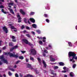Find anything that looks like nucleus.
<instances>
[{
  "label": "nucleus",
  "instance_id": "18",
  "mask_svg": "<svg viewBox=\"0 0 77 77\" xmlns=\"http://www.w3.org/2000/svg\"><path fill=\"white\" fill-rule=\"evenodd\" d=\"M27 66L28 68H31V69H32L33 68H32L31 65L29 64H27Z\"/></svg>",
  "mask_w": 77,
  "mask_h": 77
},
{
  "label": "nucleus",
  "instance_id": "36",
  "mask_svg": "<svg viewBox=\"0 0 77 77\" xmlns=\"http://www.w3.org/2000/svg\"><path fill=\"white\" fill-rule=\"evenodd\" d=\"M11 29H16L15 28V27L13 26H11Z\"/></svg>",
  "mask_w": 77,
  "mask_h": 77
},
{
  "label": "nucleus",
  "instance_id": "3",
  "mask_svg": "<svg viewBox=\"0 0 77 77\" xmlns=\"http://www.w3.org/2000/svg\"><path fill=\"white\" fill-rule=\"evenodd\" d=\"M0 59L2 60V61L3 63H6V64L8 63V62L7 60L5 59V58H4V55H3L0 56Z\"/></svg>",
  "mask_w": 77,
  "mask_h": 77
},
{
  "label": "nucleus",
  "instance_id": "38",
  "mask_svg": "<svg viewBox=\"0 0 77 77\" xmlns=\"http://www.w3.org/2000/svg\"><path fill=\"white\" fill-rule=\"evenodd\" d=\"M31 33H32V35H35V32L33 31H32L31 32Z\"/></svg>",
  "mask_w": 77,
  "mask_h": 77
},
{
  "label": "nucleus",
  "instance_id": "31",
  "mask_svg": "<svg viewBox=\"0 0 77 77\" xmlns=\"http://www.w3.org/2000/svg\"><path fill=\"white\" fill-rule=\"evenodd\" d=\"M26 36L28 37V38H30V35L29 34H26Z\"/></svg>",
  "mask_w": 77,
  "mask_h": 77
},
{
  "label": "nucleus",
  "instance_id": "1",
  "mask_svg": "<svg viewBox=\"0 0 77 77\" xmlns=\"http://www.w3.org/2000/svg\"><path fill=\"white\" fill-rule=\"evenodd\" d=\"M4 54L5 55H6L7 56H8L9 55L10 57H16V58H17L18 56L17 55L14 54H13L10 52H7V53H4Z\"/></svg>",
  "mask_w": 77,
  "mask_h": 77
},
{
  "label": "nucleus",
  "instance_id": "56",
  "mask_svg": "<svg viewBox=\"0 0 77 77\" xmlns=\"http://www.w3.org/2000/svg\"><path fill=\"white\" fill-rule=\"evenodd\" d=\"M12 41H13V42H16V40L13 39L12 40Z\"/></svg>",
  "mask_w": 77,
  "mask_h": 77
},
{
  "label": "nucleus",
  "instance_id": "63",
  "mask_svg": "<svg viewBox=\"0 0 77 77\" xmlns=\"http://www.w3.org/2000/svg\"><path fill=\"white\" fill-rule=\"evenodd\" d=\"M2 41H0V46L1 45V43H2Z\"/></svg>",
  "mask_w": 77,
  "mask_h": 77
},
{
  "label": "nucleus",
  "instance_id": "22",
  "mask_svg": "<svg viewBox=\"0 0 77 77\" xmlns=\"http://www.w3.org/2000/svg\"><path fill=\"white\" fill-rule=\"evenodd\" d=\"M32 26L34 28H36V27H37L36 26V25L35 24H32Z\"/></svg>",
  "mask_w": 77,
  "mask_h": 77
},
{
  "label": "nucleus",
  "instance_id": "11",
  "mask_svg": "<svg viewBox=\"0 0 77 77\" xmlns=\"http://www.w3.org/2000/svg\"><path fill=\"white\" fill-rule=\"evenodd\" d=\"M54 72L53 70H51L50 71V73L51 74H52V75H55L56 76L57 75V74L56 73H54Z\"/></svg>",
  "mask_w": 77,
  "mask_h": 77
},
{
  "label": "nucleus",
  "instance_id": "17",
  "mask_svg": "<svg viewBox=\"0 0 77 77\" xmlns=\"http://www.w3.org/2000/svg\"><path fill=\"white\" fill-rule=\"evenodd\" d=\"M33 77V76L29 74L27 75L26 76H25L24 77Z\"/></svg>",
  "mask_w": 77,
  "mask_h": 77
},
{
  "label": "nucleus",
  "instance_id": "50",
  "mask_svg": "<svg viewBox=\"0 0 77 77\" xmlns=\"http://www.w3.org/2000/svg\"><path fill=\"white\" fill-rule=\"evenodd\" d=\"M10 70H11V71H15V70H14V69H10Z\"/></svg>",
  "mask_w": 77,
  "mask_h": 77
},
{
  "label": "nucleus",
  "instance_id": "58",
  "mask_svg": "<svg viewBox=\"0 0 77 77\" xmlns=\"http://www.w3.org/2000/svg\"><path fill=\"white\" fill-rule=\"evenodd\" d=\"M42 41H43V42H45V41H46L45 40H44V39H43Z\"/></svg>",
  "mask_w": 77,
  "mask_h": 77
},
{
  "label": "nucleus",
  "instance_id": "10",
  "mask_svg": "<svg viewBox=\"0 0 77 77\" xmlns=\"http://www.w3.org/2000/svg\"><path fill=\"white\" fill-rule=\"evenodd\" d=\"M24 21L25 22V23H27V22H28V23L29 24H30V22H29V19H26V18H25L24 19Z\"/></svg>",
  "mask_w": 77,
  "mask_h": 77
},
{
  "label": "nucleus",
  "instance_id": "54",
  "mask_svg": "<svg viewBox=\"0 0 77 77\" xmlns=\"http://www.w3.org/2000/svg\"><path fill=\"white\" fill-rule=\"evenodd\" d=\"M20 62V61H18L16 63V64H18V63Z\"/></svg>",
  "mask_w": 77,
  "mask_h": 77
},
{
  "label": "nucleus",
  "instance_id": "33",
  "mask_svg": "<svg viewBox=\"0 0 77 77\" xmlns=\"http://www.w3.org/2000/svg\"><path fill=\"white\" fill-rule=\"evenodd\" d=\"M2 12H3V13H4V14H6V12H5V11H4V10H3V9H2Z\"/></svg>",
  "mask_w": 77,
  "mask_h": 77
},
{
  "label": "nucleus",
  "instance_id": "2",
  "mask_svg": "<svg viewBox=\"0 0 77 77\" xmlns=\"http://www.w3.org/2000/svg\"><path fill=\"white\" fill-rule=\"evenodd\" d=\"M68 54L69 57L70 58V59H72V57L76 56V54H75L74 52H69Z\"/></svg>",
  "mask_w": 77,
  "mask_h": 77
},
{
  "label": "nucleus",
  "instance_id": "35",
  "mask_svg": "<svg viewBox=\"0 0 77 77\" xmlns=\"http://www.w3.org/2000/svg\"><path fill=\"white\" fill-rule=\"evenodd\" d=\"M29 59L28 58H26V62H29Z\"/></svg>",
  "mask_w": 77,
  "mask_h": 77
},
{
  "label": "nucleus",
  "instance_id": "59",
  "mask_svg": "<svg viewBox=\"0 0 77 77\" xmlns=\"http://www.w3.org/2000/svg\"><path fill=\"white\" fill-rule=\"evenodd\" d=\"M14 68H17V65H15L14 66Z\"/></svg>",
  "mask_w": 77,
  "mask_h": 77
},
{
  "label": "nucleus",
  "instance_id": "45",
  "mask_svg": "<svg viewBox=\"0 0 77 77\" xmlns=\"http://www.w3.org/2000/svg\"><path fill=\"white\" fill-rule=\"evenodd\" d=\"M9 45L10 46H12V43L11 42L10 43H9Z\"/></svg>",
  "mask_w": 77,
  "mask_h": 77
},
{
  "label": "nucleus",
  "instance_id": "39",
  "mask_svg": "<svg viewBox=\"0 0 77 77\" xmlns=\"http://www.w3.org/2000/svg\"><path fill=\"white\" fill-rule=\"evenodd\" d=\"M39 43L40 44H42V41H39Z\"/></svg>",
  "mask_w": 77,
  "mask_h": 77
},
{
  "label": "nucleus",
  "instance_id": "57",
  "mask_svg": "<svg viewBox=\"0 0 77 77\" xmlns=\"http://www.w3.org/2000/svg\"><path fill=\"white\" fill-rule=\"evenodd\" d=\"M20 77H23V75H22L20 73Z\"/></svg>",
  "mask_w": 77,
  "mask_h": 77
},
{
  "label": "nucleus",
  "instance_id": "30",
  "mask_svg": "<svg viewBox=\"0 0 77 77\" xmlns=\"http://www.w3.org/2000/svg\"><path fill=\"white\" fill-rule=\"evenodd\" d=\"M37 60H38L39 63H41V59H40V58H37Z\"/></svg>",
  "mask_w": 77,
  "mask_h": 77
},
{
  "label": "nucleus",
  "instance_id": "46",
  "mask_svg": "<svg viewBox=\"0 0 77 77\" xmlns=\"http://www.w3.org/2000/svg\"><path fill=\"white\" fill-rule=\"evenodd\" d=\"M24 28V25H22L21 27V29H23Z\"/></svg>",
  "mask_w": 77,
  "mask_h": 77
},
{
  "label": "nucleus",
  "instance_id": "43",
  "mask_svg": "<svg viewBox=\"0 0 77 77\" xmlns=\"http://www.w3.org/2000/svg\"><path fill=\"white\" fill-rule=\"evenodd\" d=\"M46 48L47 50H50V49H51V48L50 47H46Z\"/></svg>",
  "mask_w": 77,
  "mask_h": 77
},
{
  "label": "nucleus",
  "instance_id": "44",
  "mask_svg": "<svg viewBox=\"0 0 77 77\" xmlns=\"http://www.w3.org/2000/svg\"><path fill=\"white\" fill-rule=\"evenodd\" d=\"M44 16H45V17H48V15L47 14H44Z\"/></svg>",
  "mask_w": 77,
  "mask_h": 77
},
{
  "label": "nucleus",
  "instance_id": "34",
  "mask_svg": "<svg viewBox=\"0 0 77 77\" xmlns=\"http://www.w3.org/2000/svg\"><path fill=\"white\" fill-rule=\"evenodd\" d=\"M36 32H37V33H41V31H40V30H36Z\"/></svg>",
  "mask_w": 77,
  "mask_h": 77
},
{
  "label": "nucleus",
  "instance_id": "41",
  "mask_svg": "<svg viewBox=\"0 0 77 77\" xmlns=\"http://www.w3.org/2000/svg\"><path fill=\"white\" fill-rule=\"evenodd\" d=\"M45 21L46 22H47V23H49V20H48V19H46Z\"/></svg>",
  "mask_w": 77,
  "mask_h": 77
},
{
  "label": "nucleus",
  "instance_id": "29",
  "mask_svg": "<svg viewBox=\"0 0 77 77\" xmlns=\"http://www.w3.org/2000/svg\"><path fill=\"white\" fill-rule=\"evenodd\" d=\"M35 14V13L33 12H31L30 13V15H33Z\"/></svg>",
  "mask_w": 77,
  "mask_h": 77
},
{
  "label": "nucleus",
  "instance_id": "55",
  "mask_svg": "<svg viewBox=\"0 0 77 77\" xmlns=\"http://www.w3.org/2000/svg\"><path fill=\"white\" fill-rule=\"evenodd\" d=\"M6 47L5 46L2 48L3 50H5V49H6Z\"/></svg>",
  "mask_w": 77,
  "mask_h": 77
},
{
  "label": "nucleus",
  "instance_id": "40",
  "mask_svg": "<svg viewBox=\"0 0 77 77\" xmlns=\"http://www.w3.org/2000/svg\"><path fill=\"white\" fill-rule=\"evenodd\" d=\"M21 52L23 54H24L25 53H26V51H21Z\"/></svg>",
  "mask_w": 77,
  "mask_h": 77
},
{
  "label": "nucleus",
  "instance_id": "42",
  "mask_svg": "<svg viewBox=\"0 0 77 77\" xmlns=\"http://www.w3.org/2000/svg\"><path fill=\"white\" fill-rule=\"evenodd\" d=\"M2 2H4V1L3 0H0V5L2 4Z\"/></svg>",
  "mask_w": 77,
  "mask_h": 77
},
{
  "label": "nucleus",
  "instance_id": "28",
  "mask_svg": "<svg viewBox=\"0 0 77 77\" xmlns=\"http://www.w3.org/2000/svg\"><path fill=\"white\" fill-rule=\"evenodd\" d=\"M76 66V64H74L73 65L72 67L74 69L75 68V67Z\"/></svg>",
  "mask_w": 77,
  "mask_h": 77
},
{
  "label": "nucleus",
  "instance_id": "8",
  "mask_svg": "<svg viewBox=\"0 0 77 77\" xmlns=\"http://www.w3.org/2000/svg\"><path fill=\"white\" fill-rule=\"evenodd\" d=\"M31 53L32 54H34V55H35L36 54V51L35 50V49H31Z\"/></svg>",
  "mask_w": 77,
  "mask_h": 77
},
{
  "label": "nucleus",
  "instance_id": "26",
  "mask_svg": "<svg viewBox=\"0 0 77 77\" xmlns=\"http://www.w3.org/2000/svg\"><path fill=\"white\" fill-rule=\"evenodd\" d=\"M53 68L54 69H58V68H59V67L58 66H54Z\"/></svg>",
  "mask_w": 77,
  "mask_h": 77
},
{
  "label": "nucleus",
  "instance_id": "6",
  "mask_svg": "<svg viewBox=\"0 0 77 77\" xmlns=\"http://www.w3.org/2000/svg\"><path fill=\"white\" fill-rule=\"evenodd\" d=\"M53 57H55V56L51 55L50 56L51 61H52V62H54V61H55V59H53Z\"/></svg>",
  "mask_w": 77,
  "mask_h": 77
},
{
  "label": "nucleus",
  "instance_id": "15",
  "mask_svg": "<svg viewBox=\"0 0 77 77\" xmlns=\"http://www.w3.org/2000/svg\"><path fill=\"white\" fill-rule=\"evenodd\" d=\"M20 12L22 14H23V15H25V13L24 12V11H23V10L20 9Z\"/></svg>",
  "mask_w": 77,
  "mask_h": 77
},
{
  "label": "nucleus",
  "instance_id": "32",
  "mask_svg": "<svg viewBox=\"0 0 77 77\" xmlns=\"http://www.w3.org/2000/svg\"><path fill=\"white\" fill-rule=\"evenodd\" d=\"M8 74L10 76H11V75H12V73H11L10 72H8Z\"/></svg>",
  "mask_w": 77,
  "mask_h": 77
},
{
  "label": "nucleus",
  "instance_id": "14",
  "mask_svg": "<svg viewBox=\"0 0 77 77\" xmlns=\"http://www.w3.org/2000/svg\"><path fill=\"white\" fill-rule=\"evenodd\" d=\"M30 20L31 21V22H32V23H35V20L33 18H30Z\"/></svg>",
  "mask_w": 77,
  "mask_h": 77
},
{
  "label": "nucleus",
  "instance_id": "19",
  "mask_svg": "<svg viewBox=\"0 0 77 77\" xmlns=\"http://www.w3.org/2000/svg\"><path fill=\"white\" fill-rule=\"evenodd\" d=\"M14 5V2L13 1H11L10 3H8V5H11L12 6Z\"/></svg>",
  "mask_w": 77,
  "mask_h": 77
},
{
  "label": "nucleus",
  "instance_id": "5",
  "mask_svg": "<svg viewBox=\"0 0 77 77\" xmlns=\"http://www.w3.org/2000/svg\"><path fill=\"white\" fill-rule=\"evenodd\" d=\"M75 59V60H77V57L74 56L72 57V59H69V61L70 62H72V63H74L75 62V61L74 60V59Z\"/></svg>",
  "mask_w": 77,
  "mask_h": 77
},
{
  "label": "nucleus",
  "instance_id": "37",
  "mask_svg": "<svg viewBox=\"0 0 77 77\" xmlns=\"http://www.w3.org/2000/svg\"><path fill=\"white\" fill-rule=\"evenodd\" d=\"M48 46L50 48H52V46L50 44Z\"/></svg>",
  "mask_w": 77,
  "mask_h": 77
},
{
  "label": "nucleus",
  "instance_id": "7",
  "mask_svg": "<svg viewBox=\"0 0 77 77\" xmlns=\"http://www.w3.org/2000/svg\"><path fill=\"white\" fill-rule=\"evenodd\" d=\"M17 17L18 18L19 20L18 21V23H20V22H21V18L20 17V16L19 15V14H17Z\"/></svg>",
  "mask_w": 77,
  "mask_h": 77
},
{
  "label": "nucleus",
  "instance_id": "61",
  "mask_svg": "<svg viewBox=\"0 0 77 77\" xmlns=\"http://www.w3.org/2000/svg\"><path fill=\"white\" fill-rule=\"evenodd\" d=\"M26 30H24L23 31V33H26Z\"/></svg>",
  "mask_w": 77,
  "mask_h": 77
},
{
  "label": "nucleus",
  "instance_id": "9",
  "mask_svg": "<svg viewBox=\"0 0 77 77\" xmlns=\"http://www.w3.org/2000/svg\"><path fill=\"white\" fill-rule=\"evenodd\" d=\"M3 29L6 33H7L8 32V30L7 29V28H6V26L4 27L3 28Z\"/></svg>",
  "mask_w": 77,
  "mask_h": 77
},
{
  "label": "nucleus",
  "instance_id": "47",
  "mask_svg": "<svg viewBox=\"0 0 77 77\" xmlns=\"http://www.w3.org/2000/svg\"><path fill=\"white\" fill-rule=\"evenodd\" d=\"M66 72V70H63L62 71V72H63V73H65V72Z\"/></svg>",
  "mask_w": 77,
  "mask_h": 77
},
{
  "label": "nucleus",
  "instance_id": "21",
  "mask_svg": "<svg viewBox=\"0 0 77 77\" xmlns=\"http://www.w3.org/2000/svg\"><path fill=\"white\" fill-rule=\"evenodd\" d=\"M43 63L44 64L45 67H46L47 66V65H46V63H45V62L44 60H43Z\"/></svg>",
  "mask_w": 77,
  "mask_h": 77
},
{
  "label": "nucleus",
  "instance_id": "16",
  "mask_svg": "<svg viewBox=\"0 0 77 77\" xmlns=\"http://www.w3.org/2000/svg\"><path fill=\"white\" fill-rule=\"evenodd\" d=\"M69 75L70 77H74V73L72 72L70 73Z\"/></svg>",
  "mask_w": 77,
  "mask_h": 77
},
{
  "label": "nucleus",
  "instance_id": "27",
  "mask_svg": "<svg viewBox=\"0 0 77 77\" xmlns=\"http://www.w3.org/2000/svg\"><path fill=\"white\" fill-rule=\"evenodd\" d=\"M68 44L70 47H72V43L71 42H68Z\"/></svg>",
  "mask_w": 77,
  "mask_h": 77
},
{
  "label": "nucleus",
  "instance_id": "52",
  "mask_svg": "<svg viewBox=\"0 0 77 77\" xmlns=\"http://www.w3.org/2000/svg\"><path fill=\"white\" fill-rule=\"evenodd\" d=\"M26 29H28V30H29V26H26Z\"/></svg>",
  "mask_w": 77,
  "mask_h": 77
},
{
  "label": "nucleus",
  "instance_id": "53",
  "mask_svg": "<svg viewBox=\"0 0 77 77\" xmlns=\"http://www.w3.org/2000/svg\"><path fill=\"white\" fill-rule=\"evenodd\" d=\"M44 52L46 53H48V51H47L46 50H44Z\"/></svg>",
  "mask_w": 77,
  "mask_h": 77
},
{
  "label": "nucleus",
  "instance_id": "25",
  "mask_svg": "<svg viewBox=\"0 0 77 77\" xmlns=\"http://www.w3.org/2000/svg\"><path fill=\"white\" fill-rule=\"evenodd\" d=\"M19 59H20L23 60V59H24V57L22 56H21L19 57Z\"/></svg>",
  "mask_w": 77,
  "mask_h": 77
},
{
  "label": "nucleus",
  "instance_id": "24",
  "mask_svg": "<svg viewBox=\"0 0 77 77\" xmlns=\"http://www.w3.org/2000/svg\"><path fill=\"white\" fill-rule=\"evenodd\" d=\"M39 39H46V38L45 37H44L43 38L42 37H40L39 38Z\"/></svg>",
  "mask_w": 77,
  "mask_h": 77
},
{
  "label": "nucleus",
  "instance_id": "23",
  "mask_svg": "<svg viewBox=\"0 0 77 77\" xmlns=\"http://www.w3.org/2000/svg\"><path fill=\"white\" fill-rule=\"evenodd\" d=\"M30 60H32V62H34V58H33V57H30Z\"/></svg>",
  "mask_w": 77,
  "mask_h": 77
},
{
  "label": "nucleus",
  "instance_id": "13",
  "mask_svg": "<svg viewBox=\"0 0 77 77\" xmlns=\"http://www.w3.org/2000/svg\"><path fill=\"white\" fill-rule=\"evenodd\" d=\"M8 10L10 11L11 13H12V14H14V12L13 11V10H12V9H11L10 8H8Z\"/></svg>",
  "mask_w": 77,
  "mask_h": 77
},
{
  "label": "nucleus",
  "instance_id": "62",
  "mask_svg": "<svg viewBox=\"0 0 77 77\" xmlns=\"http://www.w3.org/2000/svg\"><path fill=\"white\" fill-rule=\"evenodd\" d=\"M2 61H0V65H2Z\"/></svg>",
  "mask_w": 77,
  "mask_h": 77
},
{
  "label": "nucleus",
  "instance_id": "20",
  "mask_svg": "<svg viewBox=\"0 0 77 77\" xmlns=\"http://www.w3.org/2000/svg\"><path fill=\"white\" fill-rule=\"evenodd\" d=\"M59 64L60 66H63V65H65L64 63L62 62H60Z\"/></svg>",
  "mask_w": 77,
  "mask_h": 77
},
{
  "label": "nucleus",
  "instance_id": "4",
  "mask_svg": "<svg viewBox=\"0 0 77 77\" xmlns=\"http://www.w3.org/2000/svg\"><path fill=\"white\" fill-rule=\"evenodd\" d=\"M23 42H24L26 44H29V45H32V44L29 42V41L27 40L26 39H23L22 40Z\"/></svg>",
  "mask_w": 77,
  "mask_h": 77
},
{
  "label": "nucleus",
  "instance_id": "12",
  "mask_svg": "<svg viewBox=\"0 0 77 77\" xmlns=\"http://www.w3.org/2000/svg\"><path fill=\"white\" fill-rule=\"evenodd\" d=\"M18 47V46H14L13 48H12L10 49V51H12V50H14V49H16V48H17Z\"/></svg>",
  "mask_w": 77,
  "mask_h": 77
},
{
  "label": "nucleus",
  "instance_id": "51",
  "mask_svg": "<svg viewBox=\"0 0 77 77\" xmlns=\"http://www.w3.org/2000/svg\"><path fill=\"white\" fill-rule=\"evenodd\" d=\"M15 76L16 77H18V74L17 73H16L15 74Z\"/></svg>",
  "mask_w": 77,
  "mask_h": 77
},
{
  "label": "nucleus",
  "instance_id": "64",
  "mask_svg": "<svg viewBox=\"0 0 77 77\" xmlns=\"http://www.w3.org/2000/svg\"><path fill=\"white\" fill-rule=\"evenodd\" d=\"M75 29H76V30H77V25L75 27Z\"/></svg>",
  "mask_w": 77,
  "mask_h": 77
},
{
  "label": "nucleus",
  "instance_id": "49",
  "mask_svg": "<svg viewBox=\"0 0 77 77\" xmlns=\"http://www.w3.org/2000/svg\"><path fill=\"white\" fill-rule=\"evenodd\" d=\"M0 8H4V6L3 5L0 6Z\"/></svg>",
  "mask_w": 77,
  "mask_h": 77
},
{
  "label": "nucleus",
  "instance_id": "60",
  "mask_svg": "<svg viewBox=\"0 0 77 77\" xmlns=\"http://www.w3.org/2000/svg\"><path fill=\"white\" fill-rule=\"evenodd\" d=\"M66 67H64L63 68V69H66Z\"/></svg>",
  "mask_w": 77,
  "mask_h": 77
},
{
  "label": "nucleus",
  "instance_id": "48",
  "mask_svg": "<svg viewBox=\"0 0 77 77\" xmlns=\"http://www.w3.org/2000/svg\"><path fill=\"white\" fill-rule=\"evenodd\" d=\"M11 38H12V39H15V36H11Z\"/></svg>",
  "mask_w": 77,
  "mask_h": 77
}]
</instances>
